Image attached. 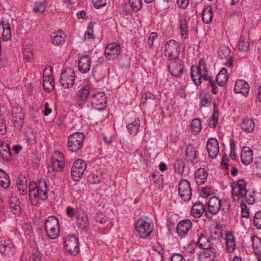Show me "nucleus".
<instances>
[{"instance_id": "nucleus-7", "label": "nucleus", "mask_w": 261, "mask_h": 261, "mask_svg": "<svg viewBox=\"0 0 261 261\" xmlns=\"http://www.w3.org/2000/svg\"><path fill=\"white\" fill-rule=\"evenodd\" d=\"M75 81L74 72L70 68H65L62 71L60 82L64 88H69L74 85Z\"/></svg>"}, {"instance_id": "nucleus-35", "label": "nucleus", "mask_w": 261, "mask_h": 261, "mask_svg": "<svg viewBox=\"0 0 261 261\" xmlns=\"http://www.w3.org/2000/svg\"><path fill=\"white\" fill-rule=\"evenodd\" d=\"M89 87L86 86L83 87L78 92L77 98L79 105L86 101L89 94Z\"/></svg>"}, {"instance_id": "nucleus-23", "label": "nucleus", "mask_w": 261, "mask_h": 261, "mask_svg": "<svg viewBox=\"0 0 261 261\" xmlns=\"http://www.w3.org/2000/svg\"><path fill=\"white\" fill-rule=\"evenodd\" d=\"M43 87L44 90L50 92L55 88V82L51 74L45 75V71L43 73Z\"/></svg>"}, {"instance_id": "nucleus-60", "label": "nucleus", "mask_w": 261, "mask_h": 261, "mask_svg": "<svg viewBox=\"0 0 261 261\" xmlns=\"http://www.w3.org/2000/svg\"><path fill=\"white\" fill-rule=\"evenodd\" d=\"M158 37L156 33L152 32L151 33L148 38V43L150 47L153 46V41Z\"/></svg>"}, {"instance_id": "nucleus-48", "label": "nucleus", "mask_w": 261, "mask_h": 261, "mask_svg": "<svg viewBox=\"0 0 261 261\" xmlns=\"http://www.w3.org/2000/svg\"><path fill=\"white\" fill-rule=\"evenodd\" d=\"M191 130L195 134L200 132L201 128V121L199 119H194L191 123Z\"/></svg>"}, {"instance_id": "nucleus-64", "label": "nucleus", "mask_w": 261, "mask_h": 261, "mask_svg": "<svg viewBox=\"0 0 261 261\" xmlns=\"http://www.w3.org/2000/svg\"><path fill=\"white\" fill-rule=\"evenodd\" d=\"M189 3V0H177V5L182 8H186Z\"/></svg>"}, {"instance_id": "nucleus-16", "label": "nucleus", "mask_w": 261, "mask_h": 261, "mask_svg": "<svg viewBox=\"0 0 261 261\" xmlns=\"http://www.w3.org/2000/svg\"><path fill=\"white\" fill-rule=\"evenodd\" d=\"M207 151L208 155L212 159H215L219 152L218 141L215 138H210L207 142Z\"/></svg>"}, {"instance_id": "nucleus-13", "label": "nucleus", "mask_w": 261, "mask_h": 261, "mask_svg": "<svg viewBox=\"0 0 261 261\" xmlns=\"http://www.w3.org/2000/svg\"><path fill=\"white\" fill-rule=\"evenodd\" d=\"M92 108L97 110H102L106 107V96L104 93L98 92L92 95L91 100Z\"/></svg>"}, {"instance_id": "nucleus-52", "label": "nucleus", "mask_w": 261, "mask_h": 261, "mask_svg": "<svg viewBox=\"0 0 261 261\" xmlns=\"http://www.w3.org/2000/svg\"><path fill=\"white\" fill-rule=\"evenodd\" d=\"M218 111L215 108L214 113L213 115L210 117L208 119V125L210 127L215 128L216 127L217 122H218V118L216 117V114L217 113V115H218Z\"/></svg>"}, {"instance_id": "nucleus-11", "label": "nucleus", "mask_w": 261, "mask_h": 261, "mask_svg": "<svg viewBox=\"0 0 261 261\" xmlns=\"http://www.w3.org/2000/svg\"><path fill=\"white\" fill-rule=\"evenodd\" d=\"M64 246L66 251L72 255L79 251L78 239L74 235H69L64 239Z\"/></svg>"}, {"instance_id": "nucleus-58", "label": "nucleus", "mask_w": 261, "mask_h": 261, "mask_svg": "<svg viewBox=\"0 0 261 261\" xmlns=\"http://www.w3.org/2000/svg\"><path fill=\"white\" fill-rule=\"evenodd\" d=\"M23 56L27 61H31L33 59V55L30 49L25 48L23 51Z\"/></svg>"}, {"instance_id": "nucleus-32", "label": "nucleus", "mask_w": 261, "mask_h": 261, "mask_svg": "<svg viewBox=\"0 0 261 261\" xmlns=\"http://www.w3.org/2000/svg\"><path fill=\"white\" fill-rule=\"evenodd\" d=\"M215 254L210 249H204L199 254V261H213L215 258Z\"/></svg>"}, {"instance_id": "nucleus-5", "label": "nucleus", "mask_w": 261, "mask_h": 261, "mask_svg": "<svg viewBox=\"0 0 261 261\" xmlns=\"http://www.w3.org/2000/svg\"><path fill=\"white\" fill-rule=\"evenodd\" d=\"M247 183L243 179H239L237 182L231 184V194L234 201H239L241 198H244L246 194Z\"/></svg>"}, {"instance_id": "nucleus-51", "label": "nucleus", "mask_w": 261, "mask_h": 261, "mask_svg": "<svg viewBox=\"0 0 261 261\" xmlns=\"http://www.w3.org/2000/svg\"><path fill=\"white\" fill-rule=\"evenodd\" d=\"M253 223L257 229H261V210L255 213L253 217Z\"/></svg>"}, {"instance_id": "nucleus-57", "label": "nucleus", "mask_w": 261, "mask_h": 261, "mask_svg": "<svg viewBox=\"0 0 261 261\" xmlns=\"http://www.w3.org/2000/svg\"><path fill=\"white\" fill-rule=\"evenodd\" d=\"M66 213V215L70 218H72L74 216L76 217V214L80 213L79 212L75 211L73 207L70 206L67 207Z\"/></svg>"}, {"instance_id": "nucleus-26", "label": "nucleus", "mask_w": 261, "mask_h": 261, "mask_svg": "<svg viewBox=\"0 0 261 261\" xmlns=\"http://www.w3.org/2000/svg\"><path fill=\"white\" fill-rule=\"evenodd\" d=\"M103 172L101 170L92 171L88 176V181L91 184H98L101 181Z\"/></svg>"}, {"instance_id": "nucleus-3", "label": "nucleus", "mask_w": 261, "mask_h": 261, "mask_svg": "<svg viewBox=\"0 0 261 261\" xmlns=\"http://www.w3.org/2000/svg\"><path fill=\"white\" fill-rule=\"evenodd\" d=\"M44 228L49 238H57L59 233V221L57 217L53 216L48 217L45 222Z\"/></svg>"}, {"instance_id": "nucleus-19", "label": "nucleus", "mask_w": 261, "mask_h": 261, "mask_svg": "<svg viewBox=\"0 0 261 261\" xmlns=\"http://www.w3.org/2000/svg\"><path fill=\"white\" fill-rule=\"evenodd\" d=\"M222 208V201L217 197H211L208 203V211L211 214H216Z\"/></svg>"}, {"instance_id": "nucleus-1", "label": "nucleus", "mask_w": 261, "mask_h": 261, "mask_svg": "<svg viewBox=\"0 0 261 261\" xmlns=\"http://www.w3.org/2000/svg\"><path fill=\"white\" fill-rule=\"evenodd\" d=\"M29 195L32 202L34 204L37 203L36 199L32 201L33 198L45 200L47 198V183L44 179H40L38 184L31 182L29 184Z\"/></svg>"}, {"instance_id": "nucleus-6", "label": "nucleus", "mask_w": 261, "mask_h": 261, "mask_svg": "<svg viewBox=\"0 0 261 261\" xmlns=\"http://www.w3.org/2000/svg\"><path fill=\"white\" fill-rule=\"evenodd\" d=\"M153 229V225L142 218L139 219L136 223V231L141 238L146 239L149 237Z\"/></svg>"}, {"instance_id": "nucleus-27", "label": "nucleus", "mask_w": 261, "mask_h": 261, "mask_svg": "<svg viewBox=\"0 0 261 261\" xmlns=\"http://www.w3.org/2000/svg\"><path fill=\"white\" fill-rule=\"evenodd\" d=\"M76 224L77 227L82 230H85L88 226V219L87 215L84 213H80L76 214Z\"/></svg>"}, {"instance_id": "nucleus-30", "label": "nucleus", "mask_w": 261, "mask_h": 261, "mask_svg": "<svg viewBox=\"0 0 261 261\" xmlns=\"http://www.w3.org/2000/svg\"><path fill=\"white\" fill-rule=\"evenodd\" d=\"M197 157V150L191 144L188 145L186 150L185 160L190 163H193Z\"/></svg>"}, {"instance_id": "nucleus-10", "label": "nucleus", "mask_w": 261, "mask_h": 261, "mask_svg": "<svg viewBox=\"0 0 261 261\" xmlns=\"http://www.w3.org/2000/svg\"><path fill=\"white\" fill-rule=\"evenodd\" d=\"M64 160V155L62 152L58 151H55L51 158L50 169L53 171H62L65 166Z\"/></svg>"}, {"instance_id": "nucleus-56", "label": "nucleus", "mask_w": 261, "mask_h": 261, "mask_svg": "<svg viewBox=\"0 0 261 261\" xmlns=\"http://www.w3.org/2000/svg\"><path fill=\"white\" fill-rule=\"evenodd\" d=\"M92 2L93 6L96 9L104 7L107 5V0H92Z\"/></svg>"}, {"instance_id": "nucleus-40", "label": "nucleus", "mask_w": 261, "mask_h": 261, "mask_svg": "<svg viewBox=\"0 0 261 261\" xmlns=\"http://www.w3.org/2000/svg\"><path fill=\"white\" fill-rule=\"evenodd\" d=\"M222 229L215 226L211 229L210 238L212 242H218L222 237Z\"/></svg>"}, {"instance_id": "nucleus-54", "label": "nucleus", "mask_w": 261, "mask_h": 261, "mask_svg": "<svg viewBox=\"0 0 261 261\" xmlns=\"http://www.w3.org/2000/svg\"><path fill=\"white\" fill-rule=\"evenodd\" d=\"M129 3L132 8L136 11L139 10L142 7V0H129Z\"/></svg>"}, {"instance_id": "nucleus-29", "label": "nucleus", "mask_w": 261, "mask_h": 261, "mask_svg": "<svg viewBox=\"0 0 261 261\" xmlns=\"http://www.w3.org/2000/svg\"><path fill=\"white\" fill-rule=\"evenodd\" d=\"M241 129L245 132L248 133L253 132L255 126V123L251 118L244 119L240 123Z\"/></svg>"}, {"instance_id": "nucleus-61", "label": "nucleus", "mask_w": 261, "mask_h": 261, "mask_svg": "<svg viewBox=\"0 0 261 261\" xmlns=\"http://www.w3.org/2000/svg\"><path fill=\"white\" fill-rule=\"evenodd\" d=\"M171 261H186V260L182 254L175 253L172 255Z\"/></svg>"}, {"instance_id": "nucleus-15", "label": "nucleus", "mask_w": 261, "mask_h": 261, "mask_svg": "<svg viewBox=\"0 0 261 261\" xmlns=\"http://www.w3.org/2000/svg\"><path fill=\"white\" fill-rule=\"evenodd\" d=\"M121 46L119 43L112 42L108 44L105 49V54L107 59L114 60L117 58L120 53Z\"/></svg>"}, {"instance_id": "nucleus-42", "label": "nucleus", "mask_w": 261, "mask_h": 261, "mask_svg": "<svg viewBox=\"0 0 261 261\" xmlns=\"http://www.w3.org/2000/svg\"><path fill=\"white\" fill-rule=\"evenodd\" d=\"M10 184L8 175L3 170L0 169V185L4 188H8Z\"/></svg>"}, {"instance_id": "nucleus-4", "label": "nucleus", "mask_w": 261, "mask_h": 261, "mask_svg": "<svg viewBox=\"0 0 261 261\" xmlns=\"http://www.w3.org/2000/svg\"><path fill=\"white\" fill-rule=\"evenodd\" d=\"M84 134L81 132H76L70 135L68 140V149L73 152L79 151L83 145Z\"/></svg>"}, {"instance_id": "nucleus-31", "label": "nucleus", "mask_w": 261, "mask_h": 261, "mask_svg": "<svg viewBox=\"0 0 261 261\" xmlns=\"http://www.w3.org/2000/svg\"><path fill=\"white\" fill-rule=\"evenodd\" d=\"M204 210L203 203L197 202L193 205L191 210V214L195 218H199L202 216Z\"/></svg>"}, {"instance_id": "nucleus-50", "label": "nucleus", "mask_w": 261, "mask_h": 261, "mask_svg": "<svg viewBox=\"0 0 261 261\" xmlns=\"http://www.w3.org/2000/svg\"><path fill=\"white\" fill-rule=\"evenodd\" d=\"M24 116H22V117H17L12 118L14 126L18 130H20L22 128L24 124Z\"/></svg>"}, {"instance_id": "nucleus-25", "label": "nucleus", "mask_w": 261, "mask_h": 261, "mask_svg": "<svg viewBox=\"0 0 261 261\" xmlns=\"http://www.w3.org/2000/svg\"><path fill=\"white\" fill-rule=\"evenodd\" d=\"M191 222L189 220H184L178 223L176 227V231L179 236L187 233L191 228Z\"/></svg>"}, {"instance_id": "nucleus-28", "label": "nucleus", "mask_w": 261, "mask_h": 261, "mask_svg": "<svg viewBox=\"0 0 261 261\" xmlns=\"http://www.w3.org/2000/svg\"><path fill=\"white\" fill-rule=\"evenodd\" d=\"M19 199L14 196H11L9 199V204L11 211L15 214H20L21 213V207Z\"/></svg>"}, {"instance_id": "nucleus-39", "label": "nucleus", "mask_w": 261, "mask_h": 261, "mask_svg": "<svg viewBox=\"0 0 261 261\" xmlns=\"http://www.w3.org/2000/svg\"><path fill=\"white\" fill-rule=\"evenodd\" d=\"M227 71L226 69L223 68L217 74L216 81L217 84L220 86H223L227 80Z\"/></svg>"}, {"instance_id": "nucleus-41", "label": "nucleus", "mask_w": 261, "mask_h": 261, "mask_svg": "<svg viewBox=\"0 0 261 261\" xmlns=\"http://www.w3.org/2000/svg\"><path fill=\"white\" fill-rule=\"evenodd\" d=\"M200 103L201 107H207L211 105L212 102V98L210 94L203 91L200 93Z\"/></svg>"}, {"instance_id": "nucleus-8", "label": "nucleus", "mask_w": 261, "mask_h": 261, "mask_svg": "<svg viewBox=\"0 0 261 261\" xmlns=\"http://www.w3.org/2000/svg\"><path fill=\"white\" fill-rule=\"evenodd\" d=\"M87 168L86 163L82 160L75 161L71 168V174L74 181H79L83 176Z\"/></svg>"}, {"instance_id": "nucleus-14", "label": "nucleus", "mask_w": 261, "mask_h": 261, "mask_svg": "<svg viewBox=\"0 0 261 261\" xmlns=\"http://www.w3.org/2000/svg\"><path fill=\"white\" fill-rule=\"evenodd\" d=\"M178 193L181 198L185 201H189L192 196V189L189 182L186 179H182L178 185Z\"/></svg>"}, {"instance_id": "nucleus-18", "label": "nucleus", "mask_w": 261, "mask_h": 261, "mask_svg": "<svg viewBox=\"0 0 261 261\" xmlns=\"http://www.w3.org/2000/svg\"><path fill=\"white\" fill-rule=\"evenodd\" d=\"M233 90L236 93H241L246 96L248 94L249 91V86L245 81L238 80L235 83Z\"/></svg>"}, {"instance_id": "nucleus-12", "label": "nucleus", "mask_w": 261, "mask_h": 261, "mask_svg": "<svg viewBox=\"0 0 261 261\" xmlns=\"http://www.w3.org/2000/svg\"><path fill=\"white\" fill-rule=\"evenodd\" d=\"M168 69L171 74L178 77L183 73L184 66L181 61L179 59L170 60Z\"/></svg>"}, {"instance_id": "nucleus-47", "label": "nucleus", "mask_w": 261, "mask_h": 261, "mask_svg": "<svg viewBox=\"0 0 261 261\" xmlns=\"http://www.w3.org/2000/svg\"><path fill=\"white\" fill-rule=\"evenodd\" d=\"M155 98V95L153 93L150 92H145L142 95L141 105H144L146 102H150Z\"/></svg>"}, {"instance_id": "nucleus-49", "label": "nucleus", "mask_w": 261, "mask_h": 261, "mask_svg": "<svg viewBox=\"0 0 261 261\" xmlns=\"http://www.w3.org/2000/svg\"><path fill=\"white\" fill-rule=\"evenodd\" d=\"M46 5L47 2L46 1H44L43 2H36L35 3L33 10L35 13H43L45 10Z\"/></svg>"}, {"instance_id": "nucleus-21", "label": "nucleus", "mask_w": 261, "mask_h": 261, "mask_svg": "<svg viewBox=\"0 0 261 261\" xmlns=\"http://www.w3.org/2000/svg\"><path fill=\"white\" fill-rule=\"evenodd\" d=\"M241 162L247 165L250 164L253 160V151L247 146L243 148L241 154Z\"/></svg>"}, {"instance_id": "nucleus-43", "label": "nucleus", "mask_w": 261, "mask_h": 261, "mask_svg": "<svg viewBox=\"0 0 261 261\" xmlns=\"http://www.w3.org/2000/svg\"><path fill=\"white\" fill-rule=\"evenodd\" d=\"M249 46L248 39L244 36L241 37L238 43L239 49L242 51H246L249 48Z\"/></svg>"}, {"instance_id": "nucleus-24", "label": "nucleus", "mask_w": 261, "mask_h": 261, "mask_svg": "<svg viewBox=\"0 0 261 261\" xmlns=\"http://www.w3.org/2000/svg\"><path fill=\"white\" fill-rule=\"evenodd\" d=\"M225 244L227 251L229 253H232L236 247V240L233 234L229 231L226 232Z\"/></svg>"}, {"instance_id": "nucleus-63", "label": "nucleus", "mask_w": 261, "mask_h": 261, "mask_svg": "<svg viewBox=\"0 0 261 261\" xmlns=\"http://www.w3.org/2000/svg\"><path fill=\"white\" fill-rule=\"evenodd\" d=\"M95 220L97 222L102 224L106 221L107 219L102 213H98L96 216Z\"/></svg>"}, {"instance_id": "nucleus-62", "label": "nucleus", "mask_w": 261, "mask_h": 261, "mask_svg": "<svg viewBox=\"0 0 261 261\" xmlns=\"http://www.w3.org/2000/svg\"><path fill=\"white\" fill-rule=\"evenodd\" d=\"M6 132V125L4 118L0 117V135H4Z\"/></svg>"}, {"instance_id": "nucleus-22", "label": "nucleus", "mask_w": 261, "mask_h": 261, "mask_svg": "<svg viewBox=\"0 0 261 261\" xmlns=\"http://www.w3.org/2000/svg\"><path fill=\"white\" fill-rule=\"evenodd\" d=\"M0 154L5 161L11 160L12 155L9 145L4 141H0Z\"/></svg>"}, {"instance_id": "nucleus-38", "label": "nucleus", "mask_w": 261, "mask_h": 261, "mask_svg": "<svg viewBox=\"0 0 261 261\" xmlns=\"http://www.w3.org/2000/svg\"><path fill=\"white\" fill-rule=\"evenodd\" d=\"M65 35L63 31H59L55 32L51 35V40L53 43L57 45L62 44L64 42Z\"/></svg>"}, {"instance_id": "nucleus-53", "label": "nucleus", "mask_w": 261, "mask_h": 261, "mask_svg": "<svg viewBox=\"0 0 261 261\" xmlns=\"http://www.w3.org/2000/svg\"><path fill=\"white\" fill-rule=\"evenodd\" d=\"M22 111V110L20 107L17 106L13 107L11 111L12 118L17 117H22V116H24Z\"/></svg>"}, {"instance_id": "nucleus-34", "label": "nucleus", "mask_w": 261, "mask_h": 261, "mask_svg": "<svg viewBox=\"0 0 261 261\" xmlns=\"http://www.w3.org/2000/svg\"><path fill=\"white\" fill-rule=\"evenodd\" d=\"M207 173L204 168H199L195 174L196 182L198 184L204 183L207 179Z\"/></svg>"}, {"instance_id": "nucleus-33", "label": "nucleus", "mask_w": 261, "mask_h": 261, "mask_svg": "<svg viewBox=\"0 0 261 261\" xmlns=\"http://www.w3.org/2000/svg\"><path fill=\"white\" fill-rule=\"evenodd\" d=\"M1 24L2 25L3 29L2 39L4 41H7L11 38L10 24L8 22L4 20L1 21Z\"/></svg>"}, {"instance_id": "nucleus-45", "label": "nucleus", "mask_w": 261, "mask_h": 261, "mask_svg": "<svg viewBox=\"0 0 261 261\" xmlns=\"http://www.w3.org/2000/svg\"><path fill=\"white\" fill-rule=\"evenodd\" d=\"M252 247L255 254L261 255V240L257 237L252 238Z\"/></svg>"}, {"instance_id": "nucleus-2", "label": "nucleus", "mask_w": 261, "mask_h": 261, "mask_svg": "<svg viewBox=\"0 0 261 261\" xmlns=\"http://www.w3.org/2000/svg\"><path fill=\"white\" fill-rule=\"evenodd\" d=\"M191 75L194 83L196 85H200L202 83L201 80L208 81L211 87L212 88V92L214 94H216L217 91L216 89L215 81L212 76H207L204 72L202 73L200 67L192 66L191 67Z\"/></svg>"}, {"instance_id": "nucleus-44", "label": "nucleus", "mask_w": 261, "mask_h": 261, "mask_svg": "<svg viewBox=\"0 0 261 261\" xmlns=\"http://www.w3.org/2000/svg\"><path fill=\"white\" fill-rule=\"evenodd\" d=\"M140 121L139 119H136L135 121L127 125V128L129 133L136 135L140 129Z\"/></svg>"}, {"instance_id": "nucleus-59", "label": "nucleus", "mask_w": 261, "mask_h": 261, "mask_svg": "<svg viewBox=\"0 0 261 261\" xmlns=\"http://www.w3.org/2000/svg\"><path fill=\"white\" fill-rule=\"evenodd\" d=\"M244 198H245L246 202L249 204H253L255 201L254 197L252 194L251 193H248L247 191L246 194L244 195Z\"/></svg>"}, {"instance_id": "nucleus-17", "label": "nucleus", "mask_w": 261, "mask_h": 261, "mask_svg": "<svg viewBox=\"0 0 261 261\" xmlns=\"http://www.w3.org/2000/svg\"><path fill=\"white\" fill-rule=\"evenodd\" d=\"M198 245L203 249H214V243L211 240L210 237L205 231L201 233L198 238Z\"/></svg>"}, {"instance_id": "nucleus-20", "label": "nucleus", "mask_w": 261, "mask_h": 261, "mask_svg": "<svg viewBox=\"0 0 261 261\" xmlns=\"http://www.w3.org/2000/svg\"><path fill=\"white\" fill-rule=\"evenodd\" d=\"M91 66V60L90 58L85 55L80 58L78 62V68L80 72L83 73L88 72Z\"/></svg>"}, {"instance_id": "nucleus-55", "label": "nucleus", "mask_w": 261, "mask_h": 261, "mask_svg": "<svg viewBox=\"0 0 261 261\" xmlns=\"http://www.w3.org/2000/svg\"><path fill=\"white\" fill-rule=\"evenodd\" d=\"M18 190L20 192V194H24L26 192L27 185L26 181L20 180L17 185Z\"/></svg>"}, {"instance_id": "nucleus-36", "label": "nucleus", "mask_w": 261, "mask_h": 261, "mask_svg": "<svg viewBox=\"0 0 261 261\" xmlns=\"http://www.w3.org/2000/svg\"><path fill=\"white\" fill-rule=\"evenodd\" d=\"M202 19L204 23H210L213 19V8L211 6L204 8L202 12Z\"/></svg>"}, {"instance_id": "nucleus-9", "label": "nucleus", "mask_w": 261, "mask_h": 261, "mask_svg": "<svg viewBox=\"0 0 261 261\" xmlns=\"http://www.w3.org/2000/svg\"><path fill=\"white\" fill-rule=\"evenodd\" d=\"M165 55L169 58V60L178 59L180 51L179 43L173 40H170L165 45Z\"/></svg>"}, {"instance_id": "nucleus-46", "label": "nucleus", "mask_w": 261, "mask_h": 261, "mask_svg": "<svg viewBox=\"0 0 261 261\" xmlns=\"http://www.w3.org/2000/svg\"><path fill=\"white\" fill-rule=\"evenodd\" d=\"M174 167L175 172L179 174H182L184 171L185 165L181 160H176L174 163Z\"/></svg>"}, {"instance_id": "nucleus-37", "label": "nucleus", "mask_w": 261, "mask_h": 261, "mask_svg": "<svg viewBox=\"0 0 261 261\" xmlns=\"http://www.w3.org/2000/svg\"><path fill=\"white\" fill-rule=\"evenodd\" d=\"M179 23L181 37L186 39L189 35L188 21L185 18H182L179 20Z\"/></svg>"}]
</instances>
